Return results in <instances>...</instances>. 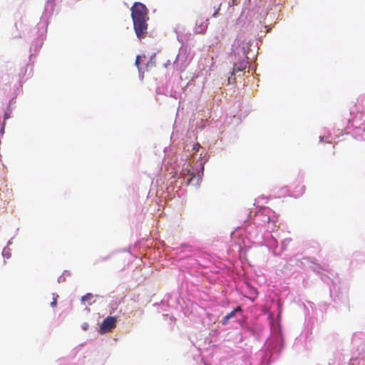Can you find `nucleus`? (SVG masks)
<instances>
[{"mask_svg": "<svg viewBox=\"0 0 365 365\" xmlns=\"http://www.w3.org/2000/svg\"><path fill=\"white\" fill-rule=\"evenodd\" d=\"M142 58H145V56H137L136 59H135V64L138 67L139 72H140V66H139V65H140V60Z\"/></svg>", "mask_w": 365, "mask_h": 365, "instance_id": "nucleus-9", "label": "nucleus"}, {"mask_svg": "<svg viewBox=\"0 0 365 365\" xmlns=\"http://www.w3.org/2000/svg\"><path fill=\"white\" fill-rule=\"evenodd\" d=\"M58 298V296L57 294H53V301L51 302V306L52 307H55L56 306Z\"/></svg>", "mask_w": 365, "mask_h": 365, "instance_id": "nucleus-10", "label": "nucleus"}, {"mask_svg": "<svg viewBox=\"0 0 365 365\" xmlns=\"http://www.w3.org/2000/svg\"><path fill=\"white\" fill-rule=\"evenodd\" d=\"M207 19H200L196 20V32L198 34H203L207 28Z\"/></svg>", "mask_w": 365, "mask_h": 365, "instance_id": "nucleus-5", "label": "nucleus"}, {"mask_svg": "<svg viewBox=\"0 0 365 365\" xmlns=\"http://www.w3.org/2000/svg\"><path fill=\"white\" fill-rule=\"evenodd\" d=\"M267 224H268V225H269V224H270V222H271V220H270V218H269V217H267Z\"/></svg>", "mask_w": 365, "mask_h": 365, "instance_id": "nucleus-15", "label": "nucleus"}, {"mask_svg": "<svg viewBox=\"0 0 365 365\" xmlns=\"http://www.w3.org/2000/svg\"><path fill=\"white\" fill-rule=\"evenodd\" d=\"M242 311V309L241 307L238 306V307H236V308H235L232 312H231L230 313H229V314H227V317H228L230 319H231V318H232V317H235V314H236L237 312H241Z\"/></svg>", "mask_w": 365, "mask_h": 365, "instance_id": "nucleus-7", "label": "nucleus"}, {"mask_svg": "<svg viewBox=\"0 0 365 365\" xmlns=\"http://www.w3.org/2000/svg\"><path fill=\"white\" fill-rule=\"evenodd\" d=\"M130 11L136 36L140 40L145 38L148 29V9L143 3L135 2L130 8Z\"/></svg>", "mask_w": 365, "mask_h": 365, "instance_id": "nucleus-1", "label": "nucleus"}, {"mask_svg": "<svg viewBox=\"0 0 365 365\" xmlns=\"http://www.w3.org/2000/svg\"><path fill=\"white\" fill-rule=\"evenodd\" d=\"M117 318L115 317H108L102 322L100 327V333L106 334L110 331L116 326Z\"/></svg>", "mask_w": 365, "mask_h": 365, "instance_id": "nucleus-3", "label": "nucleus"}, {"mask_svg": "<svg viewBox=\"0 0 365 365\" xmlns=\"http://www.w3.org/2000/svg\"><path fill=\"white\" fill-rule=\"evenodd\" d=\"M248 61L247 58L245 57L237 63L234 64L233 70L231 72V76L228 78V83L232 84L235 82V78H232V76H235L238 72L243 71L247 67Z\"/></svg>", "mask_w": 365, "mask_h": 365, "instance_id": "nucleus-2", "label": "nucleus"}, {"mask_svg": "<svg viewBox=\"0 0 365 365\" xmlns=\"http://www.w3.org/2000/svg\"><path fill=\"white\" fill-rule=\"evenodd\" d=\"M170 64H171V62H170V61H169V60H168V61H167V63H165L164 64V66H165V68H167V67H168V66H170Z\"/></svg>", "mask_w": 365, "mask_h": 365, "instance_id": "nucleus-14", "label": "nucleus"}, {"mask_svg": "<svg viewBox=\"0 0 365 365\" xmlns=\"http://www.w3.org/2000/svg\"><path fill=\"white\" fill-rule=\"evenodd\" d=\"M200 147V144L199 143H197L196 145H195L193 146V150L196 152H197L199 150V148Z\"/></svg>", "mask_w": 365, "mask_h": 365, "instance_id": "nucleus-13", "label": "nucleus"}, {"mask_svg": "<svg viewBox=\"0 0 365 365\" xmlns=\"http://www.w3.org/2000/svg\"><path fill=\"white\" fill-rule=\"evenodd\" d=\"M179 178H182L185 181L187 185L192 183V181L195 178V173L190 168V165L187 164L185 168H183L179 174Z\"/></svg>", "mask_w": 365, "mask_h": 365, "instance_id": "nucleus-4", "label": "nucleus"}, {"mask_svg": "<svg viewBox=\"0 0 365 365\" xmlns=\"http://www.w3.org/2000/svg\"><path fill=\"white\" fill-rule=\"evenodd\" d=\"M93 299V294L91 293L86 294L81 298L82 302L90 301Z\"/></svg>", "mask_w": 365, "mask_h": 365, "instance_id": "nucleus-8", "label": "nucleus"}, {"mask_svg": "<svg viewBox=\"0 0 365 365\" xmlns=\"http://www.w3.org/2000/svg\"><path fill=\"white\" fill-rule=\"evenodd\" d=\"M230 319L227 317V315H226L225 317H223L221 322L223 325H226Z\"/></svg>", "mask_w": 365, "mask_h": 365, "instance_id": "nucleus-12", "label": "nucleus"}, {"mask_svg": "<svg viewBox=\"0 0 365 365\" xmlns=\"http://www.w3.org/2000/svg\"><path fill=\"white\" fill-rule=\"evenodd\" d=\"M277 222L273 220L272 221V224L270 227H268V229L270 230V232H273L274 230H276V228L277 227Z\"/></svg>", "mask_w": 365, "mask_h": 365, "instance_id": "nucleus-11", "label": "nucleus"}, {"mask_svg": "<svg viewBox=\"0 0 365 365\" xmlns=\"http://www.w3.org/2000/svg\"><path fill=\"white\" fill-rule=\"evenodd\" d=\"M87 327H88V324H86V325L83 326V329H87Z\"/></svg>", "mask_w": 365, "mask_h": 365, "instance_id": "nucleus-16", "label": "nucleus"}, {"mask_svg": "<svg viewBox=\"0 0 365 365\" xmlns=\"http://www.w3.org/2000/svg\"><path fill=\"white\" fill-rule=\"evenodd\" d=\"M155 66V56H152L149 61L146 63V70L148 71L150 68Z\"/></svg>", "mask_w": 365, "mask_h": 365, "instance_id": "nucleus-6", "label": "nucleus"}]
</instances>
